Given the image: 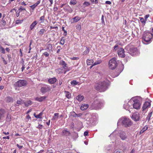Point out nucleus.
Listing matches in <instances>:
<instances>
[{
  "label": "nucleus",
  "instance_id": "obj_22",
  "mask_svg": "<svg viewBox=\"0 0 153 153\" xmlns=\"http://www.w3.org/2000/svg\"><path fill=\"white\" fill-rule=\"evenodd\" d=\"M56 72L58 74L64 73V70L62 68H59L55 70Z\"/></svg>",
  "mask_w": 153,
  "mask_h": 153
},
{
  "label": "nucleus",
  "instance_id": "obj_7",
  "mask_svg": "<svg viewBox=\"0 0 153 153\" xmlns=\"http://www.w3.org/2000/svg\"><path fill=\"white\" fill-rule=\"evenodd\" d=\"M117 64L116 61V58H114L109 61L108 65L109 68L111 70L114 69L117 66Z\"/></svg>",
  "mask_w": 153,
  "mask_h": 153
},
{
  "label": "nucleus",
  "instance_id": "obj_12",
  "mask_svg": "<svg viewBox=\"0 0 153 153\" xmlns=\"http://www.w3.org/2000/svg\"><path fill=\"white\" fill-rule=\"evenodd\" d=\"M51 89V87L46 85L45 87H42L40 89V91L42 94H44L50 91Z\"/></svg>",
  "mask_w": 153,
  "mask_h": 153
},
{
  "label": "nucleus",
  "instance_id": "obj_45",
  "mask_svg": "<svg viewBox=\"0 0 153 153\" xmlns=\"http://www.w3.org/2000/svg\"><path fill=\"white\" fill-rule=\"evenodd\" d=\"M76 3V0H71L70 2L71 4H75Z\"/></svg>",
  "mask_w": 153,
  "mask_h": 153
},
{
  "label": "nucleus",
  "instance_id": "obj_51",
  "mask_svg": "<svg viewBox=\"0 0 153 153\" xmlns=\"http://www.w3.org/2000/svg\"><path fill=\"white\" fill-rule=\"evenodd\" d=\"M19 10L20 12H22L23 10H26V9L25 8L23 7H21L19 9Z\"/></svg>",
  "mask_w": 153,
  "mask_h": 153
},
{
  "label": "nucleus",
  "instance_id": "obj_39",
  "mask_svg": "<svg viewBox=\"0 0 153 153\" xmlns=\"http://www.w3.org/2000/svg\"><path fill=\"white\" fill-rule=\"evenodd\" d=\"M0 51L3 54H4L5 53L4 48L1 45H0Z\"/></svg>",
  "mask_w": 153,
  "mask_h": 153
},
{
  "label": "nucleus",
  "instance_id": "obj_44",
  "mask_svg": "<svg viewBox=\"0 0 153 153\" xmlns=\"http://www.w3.org/2000/svg\"><path fill=\"white\" fill-rule=\"evenodd\" d=\"M140 21L142 23H143L144 24H145L146 22V21L145 20V19H144L143 18H140Z\"/></svg>",
  "mask_w": 153,
  "mask_h": 153
},
{
  "label": "nucleus",
  "instance_id": "obj_56",
  "mask_svg": "<svg viewBox=\"0 0 153 153\" xmlns=\"http://www.w3.org/2000/svg\"><path fill=\"white\" fill-rule=\"evenodd\" d=\"M76 28L78 30H80L81 29V26L80 25H78L76 26Z\"/></svg>",
  "mask_w": 153,
  "mask_h": 153
},
{
  "label": "nucleus",
  "instance_id": "obj_24",
  "mask_svg": "<svg viewBox=\"0 0 153 153\" xmlns=\"http://www.w3.org/2000/svg\"><path fill=\"white\" fill-rule=\"evenodd\" d=\"M84 98V97L81 95H79L76 97V99L79 102H81Z\"/></svg>",
  "mask_w": 153,
  "mask_h": 153
},
{
  "label": "nucleus",
  "instance_id": "obj_43",
  "mask_svg": "<svg viewBox=\"0 0 153 153\" xmlns=\"http://www.w3.org/2000/svg\"><path fill=\"white\" fill-rule=\"evenodd\" d=\"M122 153V150L120 149H116L114 152V153Z\"/></svg>",
  "mask_w": 153,
  "mask_h": 153
},
{
  "label": "nucleus",
  "instance_id": "obj_8",
  "mask_svg": "<svg viewBox=\"0 0 153 153\" xmlns=\"http://www.w3.org/2000/svg\"><path fill=\"white\" fill-rule=\"evenodd\" d=\"M59 64L62 65V68L63 70L64 69V73L65 74L67 71H68L70 70V68H68L67 64L65 62L62 60H60L59 62Z\"/></svg>",
  "mask_w": 153,
  "mask_h": 153
},
{
  "label": "nucleus",
  "instance_id": "obj_26",
  "mask_svg": "<svg viewBox=\"0 0 153 153\" xmlns=\"http://www.w3.org/2000/svg\"><path fill=\"white\" fill-rule=\"evenodd\" d=\"M72 114L73 116L74 117H81L82 115H83V114L81 113H79L78 114H77L76 113H75L74 112H73L72 113Z\"/></svg>",
  "mask_w": 153,
  "mask_h": 153
},
{
  "label": "nucleus",
  "instance_id": "obj_20",
  "mask_svg": "<svg viewBox=\"0 0 153 153\" xmlns=\"http://www.w3.org/2000/svg\"><path fill=\"white\" fill-rule=\"evenodd\" d=\"M37 22L36 21H34L30 25V30H32L35 27V26L37 24Z\"/></svg>",
  "mask_w": 153,
  "mask_h": 153
},
{
  "label": "nucleus",
  "instance_id": "obj_25",
  "mask_svg": "<svg viewBox=\"0 0 153 153\" xmlns=\"http://www.w3.org/2000/svg\"><path fill=\"white\" fill-rule=\"evenodd\" d=\"M52 45L51 44H48L47 45V49L48 50V51L50 52L52 51Z\"/></svg>",
  "mask_w": 153,
  "mask_h": 153
},
{
  "label": "nucleus",
  "instance_id": "obj_59",
  "mask_svg": "<svg viewBox=\"0 0 153 153\" xmlns=\"http://www.w3.org/2000/svg\"><path fill=\"white\" fill-rule=\"evenodd\" d=\"M84 136H87L88 135V132L87 131H85L84 133Z\"/></svg>",
  "mask_w": 153,
  "mask_h": 153
},
{
  "label": "nucleus",
  "instance_id": "obj_31",
  "mask_svg": "<svg viewBox=\"0 0 153 153\" xmlns=\"http://www.w3.org/2000/svg\"><path fill=\"white\" fill-rule=\"evenodd\" d=\"M25 105L27 107L31 105L32 104V103L30 100H29L25 102Z\"/></svg>",
  "mask_w": 153,
  "mask_h": 153
},
{
  "label": "nucleus",
  "instance_id": "obj_52",
  "mask_svg": "<svg viewBox=\"0 0 153 153\" xmlns=\"http://www.w3.org/2000/svg\"><path fill=\"white\" fill-rule=\"evenodd\" d=\"M23 22L22 20H17L16 21V24H21Z\"/></svg>",
  "mask_w": 153,
  "mask_h": 153
},
{
  "label": "nucleus",
  "instance_id": "obj_32",
  "mask_svg": "<svg viewBox=\"0 0 153 153\" xmlns=\"http://www.w3.org/2000/svg\"><path fill=\"white\" fill-rule=\"evenodd\" d=\"M148 127L146 126V125L144 126L142 130L140 131V134H141L144 132L145 131H146L148 129Z\"/></svg>",
  "mask_w": 153,
  "mask_h": 153
},
{
  "label": "nucleus",
  "instance_id": "obj_64",
  "mask_svg": "<svg viewBox=\"0 0 153 153\" xmlns=\"http://www.w3.org/2000/svg\"><path fill=\"white\" fill-rule=\"evenodd\" d=\"M105 4H111V2L110 1H106L105 2Z\"/></svg>",
  "mask_w": 153,
  "mask_h": 153
},
{
  "label": "nucleus",
  "instance_id": "obj_37",
  "mask_svg": "<svg viewBox=\"0 0 153 153\" xmlns=\"http://www.w3.org/2000/svg\"><path fill=\"white\" fill-rule=\"evenodd\" d=\"M86 48V49L83 53V55H85L88 54L89 52V50L88 48L87 47Z\"/></svg>",
  "mask_w": 153,
  "mask_h": 153
},
{
  "label": "nucleus",
  "instance_id": "obj_5",
  "mask_svg": "<svg viewBox=\"0 0 153 153\" xmlns=\"http://www.w3.org/2000/svg\"><path fill=\"white\" fill-rule=\"evenodd\" d=\"M152 34L149 32L145 31L143 34V39L146 42L150 43L152 41Z\"/></svg>",
  "mask_w": 153,
  "mask_h": 153
},
{
  "label": "nucleus",
  "instance_id": "obj_38",
  "mask_svg": "<svg viewBox=\"0 0 153 153\" xmlns=\"http://www.w3.org/2000/svg\"><path fill=\"white\" fill-rule=\"evenodd\" d=\"M93 62V60H87V63L88 65H90Z\"/></svg>",
  "mask_w": 153,
  "mask_h": 153
},
{
  "label": "nucleus",
  "instance_id": "obj_9",
  "mask_svg": "<svg viewBox=\"0 0 153 153\" xmlns=\"http://www.w3.org/2000/svg\"><path fill=\"white\" fill-rule=\"evenodd\" d=\"M27 82L24 80H20L16 82L15 85L16 87H20L26 85Z\"/></svg>",
  "mask_w": 153,
  "mask_h": 153
},
{
  "label": "nucleus",
  "instance_id": "obj_60",
  "mask_svg": "<svg viewBox=\"0 0 153 153\" xmlns=\"http://www.w3.org/2000/svg\"><path fill=\"white\" fill-rule=\"evenodd\" d=\"M16 146L19 149H22L23 147L22 146L19 145L18 144H17L16 145Z\"/></svg>",
  "mask_w": 153,
  "mask_h": 153
},
{
  "label": "nucleus",
  "instance_id": "obj_21",
  "mask_svg": "<svg viewBox=\"0 0 153 153\" xmlns=\"http://www.w3.org/2000/svg\"><path fill=\"white\" fill-rule=\"evenodd\" d=\"M46 98L45 96H42L40 97H37L35 98V100L39 102H42Z\"/></svg>",
  "mask_w": 153,
  "mask_h": 153
},
{
  "label": "nucleus",
  "instance_id": "obj_46",
  "mask_svg": "<svg viewBox=\"0 0 153 153\" xmlns=\"http://www.w3.org/2000/svg\"><path fill=\"white\" fill-rule=\"evenodd\" d=\"M73 137L75 138H77L78 137L77 133L75 132H74L73 133Z\"/></svg>",
  "mask_w": 153,
  "mask_h": 153
},
{
  "label": "nucleus",
  "instance_id": "obj_63",
  "mask_svg": "<svg viewBox=\"0 0 153 153\" xmlns=\"http://www.w3.org/2000/svg\"><path fill=\"white\" fill-rule=\"evenodd\" d=\"M78 58L76 57H73L71 58V59L72 60H76L78 59Z\"/></svg>",
  "mask_w": 153,
  "mask_h": 153
},
{
  "label": "nucleus",
  "instance_id": "obj_2",
  "mask_svg": "<svg viewBox=\"0 0 153 153\" xmlns=\"http://www.w3.org/2000/svg\"><path fill=\"white\" fill-rule=\"evenodd\" d=\"M104 104V101L100 99L95 100L91 105L92 109L98 110L103 106Z\"/></svg>",
  "mask_w": 153,
  "mask_h": 153
},
{
  "label": "nucleus",
  "instance_id": "obj_58",
  "mask_svg": "<svg viewBox=\"0 0 153 153\" xmlns=\"http://www.w3.org/2000/svg\"><path fill=\"white\" fill-rule=\"evenodd\" d=\"M46 57H47L49 56V54L46 52H45L43 54Z\"/></svg>",
  "mask_w": 153,
  "mask_h": 153
},
{
  "label": "nucleus",
  "instance_id": "obj_48",
  "mask_svg": "<svg viewBox=\"0 0 153 153\" xmlns=\"http://www.w3.org/2000/svg\"><path fill=\"white\" fill-rule=\"evenodd\" d=\"M23 101L22 100L20 99L17 100V103L18 104H21L23 103Z\"/></svg>",
  "mask_w": 153,
  "mask_h": 153
},
{
  "label": "nucleus",
  "instance_id": "obj_15",
  "mask_svg": "<svg viewBox=\"0 0 153 153\" xmlns=\"http://www.w3.org/2000/svg\"><path fill=\"white\" fill-rule=\"evenodd\" d=\"M5 111L4 110L1 109H0V122L4 120L5 117Z\"/></svg>",
  "mask_w": 153,
  "mask_h": 153
},
{
  "label": "nucleus",
  "instance_id": "obj_19",
  "mask_svg": "<svg viewBox=\"0 0 153 153\" xmlns=\"http://www.w3.org/2000/svg\"><path fill=\"white\" fill-rule=\"evenodd\" d=\"M89 105L88 104H82L81 106L80 109L82 111L85 110L87 109Z\"/></svg>",
  "mask_w": 153,
  "mask_h": 153
},
{
  "label": "nucleus",
  "instance_id": "obj_57",
  "mask_svg": "<svg viewBox=\"0 0 153 153\" xmlns=\"http://www.w3.org/2000/svg\"><path fill=\"white\" fill-rule=\"evenodd\" d=\"M118 45H115L114 47V51H116L117 50V49H118Z\"/></svg>",
  "mask_w": 153,
  "mask_h": 153
},
{
  "label": "nucleus",
  "instance_id": "obj_28",
  "mask_svg": "<svg viewBox=\"0 0 153 153\" xmlns=\"http://www.w3.org/2000/svg\"><path fill=\"white\" fill-rule=\"evenodd\" d=\"M42 113L41 112L39 114L36 115L35 113L34 114V116L37 118H41L42 117Z\"/></svg>",
  "mask_w": 153,
  "mask_h": 153
},
{
  "label": "nucleus",
  "instance_id": "obj_33",
  "mask_svg": "<svg viewBox=\"0 0 153 153\" xmlns=\"http://www.w3.org/2000/svg\"><path fill=\"white\" fill-rule=\"evenodd\" d=\"M101 62H102V61L101 60H98L96 61L91 66V68L92 67H93L94 65L100 64Z\"/></svg>",
  "mask_w": 153,
  "mask_h": 153
},
{
  "label": "nucleus",
  "instance_id": "obj_55",
  "mask_svg": "<svg viewBox=\"0 0 153 153\" xmlns=\"http://www.w3.org/2000/svg\"><path fill=\"white\" fill-rule=\"evenodd\" d=\"M43 127L42 125H38V126L36 127L37 128H38L39 129H42Z\"/></svg>",
  "mask_w": 153,
  "mask_h": 153
},
{
  "label": "nucleus",
  "instance_id": "obj_36",
  "mask_svg": "<svg viewBox=\"0 0 153 153\" xmlns=\"http://www.w3.org/2000/svg\"><path fill=\"white\" fill-rule=\"evenodd\" d=\"M152 112H150L148 114L146 117L147 120H148V121H149L150 120L151 117H152Z\"/></svg>",
  "mask_w": 153,
  "mask_h": 153
},
{
  "label": "nucleus",
  "instance_id": "obj_49",
  "mask_svg": "<svg viewBox=\"0 0 153 153\" xmlns=\"http://www.w3.org/2000/svg\"><path fill=\"white\" fill-rule=\"evenodd\" d=\"M83 4L85 5V6H87L90 5V3L89 2L85 1L83 3Z\"/></svg>",
  "mask_w": 153,
  "mask_h": 153
},
{
  "label": "nucleus",
  "instance_id": "obj_10",
  "mask_svg": "<svg viewBox=\"0 0 153 153\" xmlns=\"http://www.w3.org/2000/svg\"><path fill=\"white\" fill-rule=\"evenodd\" d=\"M129 53L132 56H134L138 55L139 53V52L137 48L132 47L130 49Z\"/></svg>",
  "mask_w": 153,
  "mask_h": 153
},
{
  "label": "nucleus",
  "instance_id": "obj_14",
  "mask_svg": "<svg viewBox=\"0 0 153 153\" xmlns=\"http://www.w3.org/2000/svg\"><path fill=\"white\" fill-rule=\"evenodd\" d=\"M124 52V50L123 48H120L118 51V54L121 57H124L125 56Z\"/></svg>",
  "mask_w": 153,
  "mask_h": 153
},
{
  "label": "nucleus",
  "instance_id": "obj_53",
  "mask_svg": "<svg viewBox=\"0 0 153 153\" xmlns=\"http://www.w3.org/2000/svg\"><path fill=\"white\" fill-rule=\"evenodd\" d=\"M36 6H37L36 5V4H34L30 6V7L33 10L34 9V8L36 7Z\"/></svg>",
  "mask_w": 153,
  "mask_h": 153
},
{
  "label": "nucleus",
  "instance_id": "obj_41",
  "mask_svg": "<svg viewBox=\"0 0 153 153\" xmlns=\"http://www.w3.org/2000/svg\"><path fill=\"white\" fill-rule=\"evenodd\" d=\"M123 68H122V69H121L120 70H119L118 71V72H117V74H116V75L113 76V77H117V76H118L119 74L121 72L123 71Z\"/></svg>",
  "mask_w": 153,
  "mask_h": 153
},
{
  "label": "nucleus",
  "instance_id": "obj_23",
  "mask_svg": "<svg viewBox=\"0 0 153 153\" xmlns=\"http://www.w3.org/2000/svg\"><path fill=\"white\" fill-rule=\"evenodd\" d=\"M64 92L65 94L66 97L68 99H70L71 96V93L67 91H65Z\"/></svg>",
  "mask_w": 153,
  "mask_h": 153
},
{
  "label": "nucleus",
  "instance_id": "obj_27",
  "mask_svg": "<svg viewBox=\"0 0 153 153\" xmlns=\"http://www.w3.org/2000/svg\"><path fill=\"white\" fill-rule=\"evenodd\" d=\"M45 19V16H42L40 17L38 21L39 23H42L44 22Z\"/></svg>",
  "mask_w": 153,
  "mask_h": 153
},
{
  "label": "nucleus",
  "instance_id": "obj_13",
  "mask_svg": "<svg viewBox=\"0 0 153 153\" xmlns=\"http://www.w3.org/2000/svg\"><path fill=\"white\" fill-rule=\"evenodd\" d=\"M140 117L138 112L134 113L132 116V118L134 121H137L139 120Z\"/></svg>",
  "mask_w": 153,
  "mask_h": 153
},
{
  "label": "nucleus",
  "instance_id": "obj_54",
  "mask_svg": "<svg viewBox=\"0 0 153 153\" xmlns=\"http://www.w3.org/2000/svg\"><path fill=\"white\" fill-rule=\"evenodd\" d=\"M65 40L64 39H62L60 41V43L62 45H63L64 44Z\"/></svg>",
  "mask_w": 153,
  "mask_h": 153
},
{
  "label": "nucleus",
  "instance_id": "obj_34",
  "mask_svg": "<svg viewBox=\"0 0 153 153\" xmlns=\"http://www.w3.org/2000/svg\"><path fill=\"white\" fill-rule=\"evenodd\" d=\"M59 117V114L58 113H55L53 116L52 119L53 120H57Z\"/></svg>",
  "mask_w": 153,
  "mask_h": 153
},
{
  "label": "nucleus",
  "instance_id": "obj_6",
  "mask_svg": "<svg viewBox=\"0 0 153 153\" xmlns=\"http://www.w3.org/2000/svg\"><path fill=\"white\" fill-rule=\"evenodd\" d=\"M132 98L128 102L125 101L123 105L124 108L126 110H128L131 112L130 109H132V101H133Z\"/></svg>",
  "mask_w": 153,
  "mask_h": 153
},
{
  "label": "nucleus",
  "instance_id": "obj_35",
  "mask_svg": "<svg viewBox=\"0 0 153 153\" xmlns=\"http://www.w3.org/2000/svg\"><path fill=\"white\" fill-rule=\"evenodd\" d=\"M74 20V22H77L80 19V18L78 16H75L74 18L73 19Z\"/></svg>",
  "mask_w": 153,
  "mask_h": 153
},
{
  "label": "nucleus",
  "instance_id": "obj_47",
  "mask_svg": "<svg viewBox=\"0 0 153 153\" xmlns=\"http://www.w3.org/2000/svg\"><path fill=\"white\" fill-rule=\"evenodd\" d=\"M62 30L64 31V33H63L64 35L65 36H66L67 34V31L65 30L64 27H62Z\"/></svg>",
  "mask_w": 153,
  "mask_h": 153
},
{
  "label": "nucleus",
  "instance_id": "obj_11",
  "mask_svg": "<svg viewBox=\"0 0 153 153\" xmlns=\"http://www.w3.org/2000/svg\"><path fill=\"white\" fill-rule=\"evenodd\" d=\"M151 101L146 102L143 104L142 108V111L144 112H146L147 111L148 109L150 108L151 105Z\"/></svg>",
  "mask_w": 153,
  "mask_h": 153
},
{
  "label": "nucleus",
  "instance_id": "obj_18",
  "mask_svg": "<svg viewBox=\"0 0 153 153\" xmlns=\"http://www.w3.org/2000/svg\"><path fill=\"white\" fill-rule=\"evenodd\" d=\"M57 80L56 78L54 77L49 79L48 80V82L50 84H53L56 82Z\"/></svg>",
  "mask_w": 153,
  "mask_h": 153
},
{
  "label": "nucleus",
  "instance_id": "obj_50",
  "mask_svg": "<svg viewBox=\"0 0 153 153\" xmlns=\"http://www.w3.org/2000/svg\"><path fill=\"white\" fill-rule=\"evenodd\" d=\"M26 120L27 121H28L29 120H31V117L29 115H27L26 117Z\"/></svg>",
  "mask_w": 153,
  "mask_h": 153
},
{
  "label": "nucleus",
  "instance_id": "obj_16",
  "mask_svg": "<svg viewBox=\"0 0 153 153\" xmlns=\"http://www.w3.org/2000/svg\"><path fill=\"white\" fill-rule=\"evenodd\" d=\"M119 136L123 140H125L127 137L126 134L123 131H121L119 133Z\"/></svg>",
  "mask_w": 153,
  "mask_h": 153
},
{
  "label": "nucleus",
  "instance_id": "obj_30",
  "mask_svg": "<svg viewBox=\"0 0 153 153\" xmlns=\"http://www.w3.org/2000/svg\"><path fill=\"white\" fill-rule=\"evenodd\" d=\"M6 101L7 102H13V99L11 97H7L6 98Z\"/></svg>",
  "mask_w": 153,
  "mask_h": 153
},
{
  "label": "nucleus",
  "instance_id": "obj_42",
  "mask_svg": "<svg viewBox=\"0 0 153 153\" xmlns=\"http://www.w3.org/2000/svg\"><path fill=\"white\" fill-rule=\"evenodd\" d=\"M78 83V82L75 80L72 81L71 82V84L73 86L76 85Z\"/></svg>",
  "mask_w": 153,
  "mask_h": 153
},
{
  "label": "nucleus",
  "instance_id": "obj_17",
  "mask_svg": "<svg viewBox=\"0 0 153 153\" xmlns=\"http://www.w3.org/2000/svg\"><path fill=\"white\" fill-rule=\"evenodd\" d=\"M61 135L63 136L67 137L70 136L71 133L69 131L65 129H64L62 132Z\"/></svg>",
  "mask_w": 153,
  "mask_h": 153
},
{
  "label": "nucleus",
  "instance_id": "obj_4",
  "mask_svg": "<svg viewBox=\"0 0 153 153\" xmlns=\"http://www.w3.org/2000/svg\"><path fill=\"white\" fill-rule=\"evenodd\" d=\"M132 124L131 120L126 117H123L118 121L117 124Z\"/></svg>",
  "mask_w": 153,
  "mask_h": 153
},
{
  "label": "nucleus",
  "instance_id": "obj_29",
  "mask_svg": "<svg viewBox=\"0 0 153 153\" xmlns=\"http://www.w3.org/2000/svg\"><path fill=\"white\" fill-rule=\"evenodd\" d=\"M46 31V30L45 29L43 28L40 29L39 32V35H42Z\"/></svg>",
  "mask_w": 153,
  "mask_h": 153
},
{
  "label": "nucleus",
  "instance_id": "obj_62",
  "mask_svg": "<svg viewBox=\"0 0 153 153\" xmlns=\"http://www.w3.org/2000/svg\"><path fill=\"white\" fill-rule=\"evenodd\" d=\"M149 14H148V15H146L145 16V20L146 21H147V18L149 17Z\"/></svg>",
  "mask_w": 153,
  "mask_h": 153
},
{
  "label": "nucleus",
  "instance_id": "obj_1",
  "mask_svg": "<svg viewBox=\"0 0 153 153\" xmlns=\"http://www.w3.org/2000/svg\"><path fill=\"white\" fill-rule=\"evenodd\" d=\"M108 85L109 84L107 82L103 81L96 83L95 88L96 90L100 92H104L107 90Z\"/></svg>",
  "mask_w": 153,
  "mask_h": 153
},
{
  "label": "nucleus",
  "instance_id": "obj_40",
  "mask_svg": "<svg viewBox=\"0 0 153 153\" xmlns=\"http://www.w3.org/2000/svg\"><path fill=\"white\" fill-rule=\"evenodd\" d=\"M11 120V116L9 114H7V117L6 118V121L7 122H9Z\"/></svg>",
  "mask_w": 153,
  "mask_h": 153
},
{
  "label": "nucleus",
  "instance_id": "obj_3",
  "mask_svg": "<svg viewBox=\"0 0 153 153\" xmlns=\"http://www.w3.org/2000/svg\"><path fill=\"white\" fill-rule=\"evenodd\" d=\"M133 101L132 109L134 108L137 110L139 109L141 104V100L140 97H139L132 98Z\"/></svg>",
  "mask_w": 153,
  "mask_h": 153
},
{
  "label": "nucleus",
  "instance_id": "obj_61",
  "mask_svg": "<svg viewBox=\"0 0 153 153\" xmlns=\"http://www.w3.org/2000/svg\"><path fill=\"white\" fill-rule=\"evenodd\" d=\"M21 4L24 6H26L27 5L26 4H25L24 1H21Z\"/></svg>",
  "mask_w": 153,
  "mask_h": 153
}]
</instances>
